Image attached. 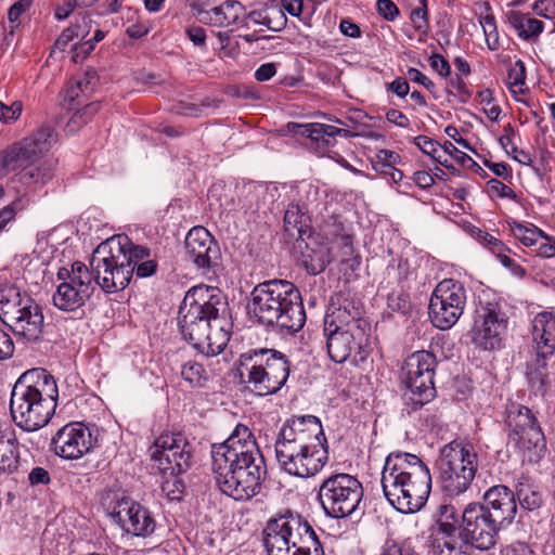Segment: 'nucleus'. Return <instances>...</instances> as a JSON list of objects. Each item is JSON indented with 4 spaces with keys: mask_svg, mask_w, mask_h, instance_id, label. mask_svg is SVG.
I'll return each instance as SVG.
<instances>
[{
    "mask_svg": "<svg viewBox=\"0 0 555 555\" xmlns=\"http://www.w3.org/2000/svg\"><path fill=\"white\" fill-rule=\"evenodd\" d=\"M211 460L216 483L222 493L245 501L260 492L267 467L247 426L238 424L224 442L212 444Z\"/></svg>",
    "mask_w": 555,
    "mask_h": 555,
    "instance_id": "1",
    "label": "nucleus"
},
{
    "mask_svg": "<svg viewBox=\"0 0 555 555\" xmlns=\"http://www.w3.org/2000/svg\"><path fill=\"white\" fill-rule=\"evenodd\" d=\"M227 312L228 301L219 288L192 287L179 308L178 324L183 338L207 357L219 354L229 341L224 330Z\"/></svg>",
    "mask_w": 555,
    "mask_h": 555,
    "instance_id": "2",
    "label": "nucleus"
},
{
    "mask_svg": "<svg viewBox=\"0 0 555 555\" xmlns=\"http://www.w3.org/2000/svg\"><path fill=\"white\" fill-rule=\"evenodd\" d=\"M359 306L349 298H332L324 318V334L330 358L336 363L350 361L354 365L369 356V324Z\"/></svg>",
    "mask_w": 555,
    "mask_h": 555,
    "instance_id": "3",
    "label": "nucleus"
},
{
    "mask_svg": "<svg viewBox=\"0 0 555 555\" xmlns=\"http://www.w3.org/2000/svg\"><path fill=\"white\" fill-rule=\"evenodd\" d=\"M380 482L388 502L405 514L420 511L431 490L429 468L412 453H390L386 457Z\"/></svg>",
    "mask_w": 555,
    "mask_h": 555,
    "instance_id": "4",
    "label": "nucleus"
},
{
    "mask_svg": "<svg viewBox=\"0 0 555 555\" xmlns=\"http://www.w3.org/2000/svg\"><path fill=\"white\" fill-rule=\"evenodd\" d=\"M57 398L56 382L47 370L38 367L23 373L11 391L13 422L25 431L43 428L55 413Z\"/></svg>",
    "mask_w": 555,
    "mask_h": 555,
    "instance_id": "5",
    "label": "nucleus"
},
{
    "mask_svg": "<svg viewBox=\"0 0 555 555\" xmlns=\"http://www.w3.org/2000/svg\"><path fill=\"white\" fill-rule=\"evenodd\" d=\"M248 315L266 326L297 332L306 322L298 288L286 280H269L257 284L249 294Z\"/></svg>",
    "mask_w": 555,
    "mask_h": 555,
    "instance_id": "6",
    "label": "nucleus"
},
{
    "mask_svg": "<svg viewBox=\"0 0 555 555\" xmlns=\"http://www.w3.org/2000/svg\"><path fill=\"white\" fill-rule=\"evenodd\" d=\"M240 374L247 387L258 396L278 392L289 375L285 354L274 349H255L240 358Z\"/></svg>",
    "mask_w": 555,
    "mask_h": 555,
    "instance_id": "7",
    "label": "nucleus"
},
{
    "mask_svg": "<svg viewBox=\"0 0 555 555\" xmlns=\"http://www.w3.org/2000/svg\"><path fill=\"white\" fill-rule=\"evenodd\" d=\"M437 467L443 493L457 496L468 490L476 476L478 454L472 443L453 440L440 450Z\"/></svg>",
    "mask_w": 555,
    "mask_h": 555,
    "instance_id": "8",
    "label": "nucleus"
},
{
    "mask_svg": "<svg viewBox=\"0 0 555 555\" xmlns=\"http://www.w3.org/2000/svg\"><path fill=\"white\" fill-rule=\"evenodd\" d=\"M127 244V235H117L100 244L92 254L90 264L94 271V285L105 293L122 291L131 280V269L122 251Z\"/></svg>",
    "mask_w": 555,
    "mask_h": 555,
    "instance_id": "9",
    "label": "nucleus"
},
{
    "mask_svg": "<svg viewBox=\"0 0 555 555\" xmlns=\"http://www.w3.org/2000/svg\"><path fill=\"white\" fill-rule=\"evenodd\" d=\"M509 319L502 301L479 297L469 331L475 347L492 351L503 347Z\"/></svg>",
    "mask_w": 555,
    "mask_h": 555,
    "instance_id": "10",
    "label": "nucleus"
},
{
    "mask_svg": "<svg viewBox=\"0 0 555 555\" xmlns=\"http://www.w3.org/2000/svg\"><path fill=\"white\" fill-rule=\"evenodd\" d=\"M318 498L327 516L345 518L358 508L363 498V488L356 477L338 473L322 481Z\"/></svg>",
    "mask_w": 555,
    "mask_h": 555,
    "instance_id": "11",
    "label": "nucleus"
},
{
    "mask_svg": "<svg viewBox=\"0 0 555 555\" xmlns=\"http://www.w3.org/2000/svg\"><path fill=\"white\" fill-rule=\"evenodd\" d=\"M437 361L436 357L425 350L410 354L404 363L403 372L408 391L404 398L412 411L422 408L436 396L434 375Z\"/></svg>",
    "mask_w": 555,
    "mask_h": 555,
    "instance_id": "12",
    "label": "nucleus"
},
{
    "mask_svg": "<svg viewBox=\"0 0 555 555\" xmlns=\"http://www.w3.org/2000/svg\"><path fill=\"white\" fill-rule=\"evenodd\" d=\"M506 424L511 441L524 452L529 462H539L546 452V441L532 411L524 405L512 406Z\"/></svg>",
    "mask_w": 555,
    "mask_h": 555,
    "instance_id": "13",
    "label": "nucleus"
},
{
    "mask_svg": "<svg viewBox=\"0 0 555 555\" xmlns=\"http://www.w3.org/2000/svg\"><path fill=\"white\" fill-rule=\"evenodd\" d=\"M327 448L326 438L320 420L313 415H304L287 421L275 440V453L309 452Z\"/></svg>",
    "mask_w": 555,
    "mask_h": 555,
    "instance_id": "14",
    "label": "nucleus"
},
{
    "mask_svg": "<svg viewBox=\"0 0 555 555\" xmlns=\"http://www.w3.org/2000/svg\"><path fill=\"white\" fill-rule=\"evenodd\" d=\"M466 299V289L459 281L446 279L439 282L428 307L434 326L444 331L455 325L464 312Z\"/></svg>",
    "mask_w": 555,
    "mask_h": 555,
    "instance_id": "15",
    "label": "nucleus"
},
{
    "mask_svg": "<svg viewBox=\"0 0 555 555\" xmlns=\"http://www.w3.org/2000/svg\"><path fill=\"white\" fill-rule=\"evenodd\" d=\"M63 274H66V280L53 294V305L59 310L74 312L85 306L92 296L95 289L93 273L85 263L75 261L70 271L63 269L57 275L61 279Z\"/></svg>",
    "mask_w": 555,
    "mask_h": 555,
    "instance_id": "16",
    "label": "nucleus"
},
{
    "mask_svg": "<svg viewBox=\"0 0 555 555\" xmlns=\"http://www.w3.org/2000/svg\"><path fill=\"white\" fill-rule=\"evenodd\" d=\"M55 141L52 128L39 129L29 138L13 144L0 152V176H5L12 170L31 166L42 153L47 152Z\"/></svg>",
    "mask_w": 555,
    "mask_h": 555,
    "instance_id": "17",
    "label": "nucleus"
},
{
    "mask_svg": "<svg viewBox=\"0 0 555 555\" xmlns=\"http://www.w3.org/2000/svg\"><path fill=\"white\" fill-rule=\"evenodd\" d=\"M104 506L108 516L126 533L145 538L155 530L156 522L150 511L124 494H114L108 503H104Z\"/></svg>",
    "mask_w": 555,
    "mask_h": 555,
    "instance_id": "18",
    "label": "nucleus"
},
{
    "mask_svg": "<svg viewBox=\"0 0 555 555\" xmlns=\"http://www.w3.org/2000/svg\"><path fill=\"white\" fill-rule=\"evenodd\" d=\"M501 527L489 516L480 503H470L462 512L460 538L476 550L488 551L496 543Z\"/></svg>",
    "mask_w": 555,
    "mask_h": 555,
    "instance_id": "19",
    "label": "nucleus"
},
{
    "mask_svg": "<svg viewBox=\"0 0 555 555\" xmlns=\"http://www.w3.org/2000/svg\"><path fill=\"white\" fill-rule=\"evenodd\" d=\"M151 457L165 476H178L191 467L192 448L179 433L162 435L154 443Z\"/></svg>",
    "mask_w": 555,
    "mask_h": 555,
    "instance_id": "20",
    "label": "nucleus"
},
{
    "mask_svg": "<svg viewBox=\"0 0 555 555\" xmlns=\"http://www.w3.org/2000/svg\"><path fill=\"white\" fill-rule=\"evenodd\" d=\"M96 443L91 429L80 422H70L59 428L50 440V451L63 460H79L90 453Z\"/></svg>",
    "mask_w": 555,
    "mask_h": 555,
    "instance_id": "21",
    "label": "nucleus"
},
{
    "mask_svg": "<svg viewBox=\"0 0 555 555\" xmlns=\"http://www.w3.org/2000/svg\"><path fill=\"white\" fill-rule=\"evenodd\" d=\"M525 363V378L535 397L545 398L555 389V354L529 352Z\"/></svg>",
    "mask_w": 555,
    "mask_h": 555,
    "instance_id": "22",
    "label": "nucleus"
},
{
    "mask_svg": "<svg viewBox=\"0 0 555 555\" xmlns=\"http://www.w3.org/2000/svg\"><path fill=\"white\" fill-rule=\"evenodd\" d=\"M185 255L197 268L218 266L221 251L218 243L204 227H194L184 241Z\"/></svg>",
    "mask_w": 555,
    "mask_h": 555,
    "instance_id": "23",
    "label": "nucleus"
},
{
    "mask_svg": "<svg viewBox=\"0 0 555 555\" xmlns=\"http://www.w3.org/2000/svg\"><path fill=\"white\" fill-rule=\"evenodd\" d=\"M280 467L287 474L309 478L315 476L328 461L327 448L318 447L309 452H280L275 453Z\"/></svg>",
    "mask_w": 555,
    "mask_h": 555,
    "instance_id": "24",
    "label": "nucleus"
},
{
    "mask_svg": "<svg viewBox=\"0 0 555 555\" xmlns=\"http://www.w3.org/2000/svg\"><path fill=\"white\" fill-rule=\"evenodd\" d=\"M480 505L501 528L511 525L517 514L516 495L504 485L488 489Z\"/></svg>",
    "mask_w": 555,
    "mask_h": 555,
    "instance_id": "25",
    "label": "nucleus"
},
{
    "mask_svg": "<svg viewBox=\"0 0 555 555\" xmlns=\"http://www.w3.org/2000/svg\"><path fill=\"white\" fill-rule=\"evenodd\" d=\"M7 322L12 333L25 343H36L43 334L44 317L41 306L34 299Z\"/></svg>",
    "mask_w": 555,
    "mask_h": 555,
    "instance_id": "26",
    "label": "nucleus"
},
{
    "mask_svg": "<svg viewBox=\"0 0 555 555\" xmlns=\"http://www.w3.org/2000/svg\"><path fill=\"white\" fill-rule=\"evenodd\" d=\"M292 554L309 552V547L320 542L310 524L300 515L287 512L282 515Z\"/></svg>",
    "mask_w": 555,
    "mask_h": 555,
    "instance_id": "27",
    "label": "nucleus"
},
{
    "mask_svg": "<svg viewBox=\"0 0 555 555\" xmlns=\"http://www.w3.org/2000/svg\"><path fill=\"white\" fill-rule=\"evenodd\" d=\"M288 128L295 134H299L309 139V147L324 155L330 147L336 144V137L340 132L337 127L311 122V124H288Z\"/></svg>",
    "mask_w": 555,
    "mask_h": 555,
    "instance_id": "28",
    "label": "nucleus"
},
{
    "mask_svg": "<svg viewBox=\"0 0 555 555\" xmlns=\"http://www.w3.org/2000/svg\"><path fill=\"white\" fill-rule=\"evenodd\" d=\"M529 352L555 354V317L550 312L538 313L531 324Z\"/></svg>",
    "mask_w": 555,
    "mask_h": 555,
    "instance_id": "29",
    "label": "nucleus"
},
{
    "mask_svg": "<svg viewBox=\"0 0 555 555\" xmlns=\"http://www.w3.org/2000/svg\"><path fill=\"white\" fill-rule=\"evenodd\" d=\"M34 299L12 284L0 285V320L5 324Z\"/></svg>",
    "mask_w": 555,
    "mask_h": 555,
    "instance_id": "30",
    "label": "nucleus"
},
{
    "mask_svg": "<svg viewBox=\"0 0 555 555\" xmlns=\"http://www.w3.org/2000/svg\"><path fill=\"white\" fill-rule=\"evenodd\" d=\"M262 540L268 555H293L282 515L267 522Z\"/></svg>",
    "mask_w": 555,
    "mask_h": 555,
    "instance_id": "31",
    "label": "nucleus"
},
{
    "mask_svg": "<svg viewBox=\"0 0 555 555\" xmlns=\"http://www.w3.org/2000/svg\"><path fill=\"white\" fill-rule=\"evenodd\" d=\"M243 15H245V8L240 1L225 0L206 13L202 22L217 27H229L238 24Z\"/></svg>",
    "mask_w": 555,
    "mask_h": 555,
    "instance_id": "32",
    "label": "nucleus"
},
{
    "mask_svg": "<svg viewBox=\"0 0 555 555\" xmlns=\"http://www.w3.org/2000/svg\"><path fill=\"white\" fill-rule=\"evenodd\" d=\"M507 23L517 31L519 38L526 41H534L544 29V23L530 17L520 11H508L505 13Z\"/></svg>",
    "mask_w": 555,
    "mask_h": 555,
    "instance_id": "33",
    "label": "nucleus"
},
{
    "mask_svg": "<svg viewBox=\"0 0 555 555\" xmlns=\"http://www.w3.org/2000/svg\"><path fill=\"white\" fill-rule=\"evenodd\" d=\"M333 260L331 250L324 245H318L315 248L306 244V249L301 251V261L307 272L313 275L320 274Z\"/></svg>",
    "mask_w": 555,
    "mask_h": 555,
    "instance_id": "34",
    "label": "nucleus"
},
{
    "mask_svg": "<svg viewBox=\"0 0 555 555\" xmlns=\"http://www.w3.org/2000/svg\"><path fill=\"white\" fill-rule=\"evenodd\" d=\"M18 441L14 430L10 427L5 438L0 440V472L13 473L18 467Z\"/></svg>",
    "mask_w": 555,
    "mask_h": 555,
    "instance_id": "35",
    "label": "nucleus"
},
{
    "mask_svg": "<svg viewBox=\"0 0 555 555\" xmlns=\"http://www.w3.org/2000/svg\"><path fill=\"white\" fill-rule=\"evenodd\" d=\"M514 493L520 506L528 511L540 508L544 502L543 494L539 487L527 479L518 481Z\"/></svg>",
    "mask_w": 555,
    "mask_h": 555,
    "instance_id": "36",
    "label": "nucleus"
},
{
    "mask_svg": "<svg viewBox=\"0 0 555 555\" xmlns=\"http://www.w3.org/2000/svg\"><path fill=\"white\" fill-rule=\"evenodd\" d=\"M438 555H474L470 543L465 542L464 539L457 534H446L437 538Z\"/></svg>",
    "mask_w": 555,
    "mask_h": 555,
    "instance_id": "37",
    "label": "nucleus"
},
{
    "mask_svg": "<svg viewBox=\"0 0 555 555\" xmlns=\"http://www.w3.org/2000/svg\"><path fill=\"white\" fill-rule=\"evenodd\" d=\"M53 176L52 162H44L39 167L29 166L20 173V181L23 184H44Z\"/></svg>",
    "mask_w": 555,
    "mask_h": 555,
    "instance_id": "38",
    "label": "nucleus"
},
{
    "mask_svg": "<svg viewBox=\"0 0 555 555\" xmlns=\"http://www.w3.org/2000/svg\"><path fill=\"white\" fill-rule=\"evenodd\" d=\"M334 248L336 249L335 257L339 259L341 263H349L351 268L354 263L359 266V257L354 254L353 241L349 234H339L334 241ZM334 258V256H332Z\"/></svg>",
    "mask_w": 555,
    "mask_h": 555,
    "instance_id": "39",
    "label": "nucleus"
},
{
    "mask_svg": "<svg viewBox=\"0 0 555 555\" xmlns=\"http://www.w3.org/2000/svg\"><path fill=\"white\" fill-rule=\"evenodd\" d=\"M459 515L455 506L442 504L438 509V532L441 535L453 534L457 531Z\"/></svg>",
    "mask_w": 555,
    "mask_h": 555,
    "instance_id": "40",
    "label": "nucleus"
},
{
    "mask_svg": "<svg viewBox=\"0 0 555 555\" xmlns=\"http://www.w3.org/2000/svg\"><path fill=\"white\" fill-rule=\"evenodd\" d=\"M181 376L192 387H204L208 380L207 371L195 361H189L182 365Z\"/></svg>",
    "mask_w": 555,
    "mask_h": 555,
    "instance_id": "41",
    "label": "nucleus"
},
{
    "mask_svg": "<svg viewBox=\"0 0 555 555\" xmlns=\"http://www.w3.org/2000/svg\"><path fill=\"white\" fill-rule=\"evenodd\" d=\"M508 89L513 94H524L527 91L525 87L526 67L522 61H516L507 73Z\"/></svg>",
    "mask_w": 555,
    "mask_h": 555,
    "instance_id": "42",
    "label": "nucleus"
},
{
    "mask_svg": "<svg viewBox=\"0 0 555 555\" xmlns=\"http://www.w3.org/2000/svg\"><path fill=\"white\" fill-rule=\"evenodd\" d=\"M125 253L126 262L131 269V276L134 274L140 262H144L151 257V250L144 246L135 245L128 238V244L122 248Z\"/></svg>",
    "mask_w": 555,
    "mask_h": 555,
    "instance_id": "43",
    "label": "nucleus"
},
{
    "mask_svg": "<svg viewBox=\"0 0 555 555\" xmlns=\"http://www.w3.org/2000/svg\"><path fill=\"white\" fill-rule=\"evenodd\" d=\"M87 35V30L82 29L80 24L76 23L67 27L62 31L59 38L55 40L53 48L51 50L50 56L56 54V52H64L66 47L75 39V38H83Z\"/></svg>",
    "mask_w": 555,
    "mask_h": 555,
    "instance_id": "44",
    "label": "nucleus"
},
{
    "mask_svg": "<svg viewBox=\"0 0 555 555\" xmlns=\"http://www.w3.org/2000/svg\"><path fill=\"white\" fill-rule=\"evenodd\" d=\"M511 231L515 238H517L525 246H532L537 243V227H530L519 223L517 221L508 222Z\"/></svg>",
    "mask_w": 555,
    "mask_h": 555,
    "instance_id": "45",
    "label": "nucleus"
},
{
    "mask_svg": "<svg viewBox=\"0 0 555 555\" xmlns=\"http://www.w3.org/2000/svg\"><path fill=\"white\" fill-rule=\"evenodd\" d=\"M100 109L99 102H91L86 104L82 108L78 109L67 122L69 131H74L76 127L87 124L92 116H94Z\"/></svg>",
    "mask_w": 555,
    "mask_h": 555,
    "instance_id": "46",
    "label": "nucleus"
},
{
    "mask_svg": "<svg viewBox=\"0 0 555 555\" xmlns=\"http://www.w3.org/2000/svg\"><path fill=\"white\" fill-rule=\"evenodd\" d=\"M287 17L279 5L267 7L266 27L272 31H281L286 27Z\"/></svg>",
    "mask_w": 555,
    "mask_h": 555,
    "instance_id": "47",
    "label": "nucleus"
},
{
    "mask_svg": "<svg viewBox=\"0 0 555 555\" xmlns=\"http://www.w3.org/2000/svg\"><path fill=\"white\" fill-rule=\"evenodd\" d=\"M480 24L486 36L488 48L490 50H496L499 48V34L494 16L492 14L486 15L480 21Z\"/></svg>",
    "mask_w": 555,
    "mask_h": 555,
    "instance_id": "48",
    "label": "nucleus"
},
{
    "mask_svg": "<svg viewBox=\"0 0 555 555\" xmlns=\"http://www.w3.org/2000/svg\"><path fill=\"white\" fill-rule=\"evenodd\" d=\"M105 37V34L102 30H96L93 39L86 41L80 44H74L73 47V61L77 63L79 60H83L87 55L94 49L96 42H100Z\"/></svg>",
    "mask_w": 555,
    "mask_h": 555,
    "instance_id": "49",
    "label": "nucleus"
},
{
    "mask_svg": "<svg viewBox=\"0 0 555 555\" xmlns=\"http://www.w3.org/2000/svg\"><path fill=\"white\" fill-rule=\"evenodd\" d=\"M25 208L22 198L13 201L0 210V232L7 229V225L15 219L17 211Z\"/></svg>",
    "mask_w": 555,
    "mask_h": 555,
    "instance_id": "50",
    "label": "nucleus"
},
{
    "mask_svg": "<svg viewBox=\"0 0 555 555\" xmlns=\"http://www.w3.org/2000/svg\"><path fill=\"white\" fill-rule=\"evenodd\" d=\"M23 111V104L21 101H14L11 104H7L0 101V120L5 124H12L16 121Z\"/></svg>",
    "mask_w": 555,
    "mask_h": 555,
    "instance_id": "51",
    "label": "nucleus"
},
{
    "mask_svg": "<svg viewBox=\"0 0 555 555\" xmlns=\"http://www.w3.org/2000/svg\"><path fill=\"white\" fill-rule=\"evenodd\" d=\"M380 555H418V553L406 542L387 541Z\"/></svg>",
    "mask_w": 555,
    "mask_h": 555,
    "instance_id": "52",
    "label": "nucleus"
},
{
    "mask_svg": "<svg viewBox=\"0 0 555 555\" xmlns=\"http://www.w3.org/2000/svg\"><path fill=\"white\" fill-rule=\"evenodd\" d=\"M442 149H443L444 154H449L451 157H453L460 164L466 165L470 168L479 167L478 164L469 155L460 151L450 141H446Z\"/></svg>",
    "mask_w": 555,
    "mask_h": 555,
    "instance_id": "53",
    "label": "nucleus"
},
{
    "mask_svg": "<svg viewBox=\"0 0 555 555\" xmlns=\"http://www.w3.org/2000/svg\"><path fill=\"white\" fill-rule=\"evenodd\" d=\"M414 143L424 154L431 157H436L440 150V144L427 135L415 137Z\"/></svg>",
    "mask_w": 555,
    "mask_h": 555,
    "instance_id": "54",
    "label": "nucleus"
},
{
    "mask_svg": "<svg viewBox=\"0 0 555 555\" xmlns=\"http://www.w3.org/2000/svg\"><path fill=\"white\" fill-rule=\"evenodd\" d=\"M302 217L304 214L300 206L298 204L291 203L284 215V224L286 230H288V227L297 228V225L301 223Z\"/></svg>",
    "mask_w": 555,
    "mask_h": 555,
    "instance_id": "55",
    "label": "nucleus"
},
{
    "mask_svg": "<svg viewBox=\"0 0 555 555\" xmlns=\"http://www.w3.org/2000/svg\"><path fill=\"white\" fill-rule=\"evenodd\" d=\"M98 77L94 70H87L81 78L76 81L77 88H80V91L83 96H88L91 93L96 85Z\"/></svg>",
    "mask_w": 555,
    "mask_h": 555,
    "instance_id": "56",
    "label": "nucleus"
},
{
    "mask_svg": "<svg viewBox=\"0 0 555 555\" xmlns=\"http://www.w3.org/2000/svg\"><path fill=\"white\" fill-rule=\"evenodd\" d=\"M376 9L387 21H393L399 15V9L391 0H377Z\"/></svg>",
    "mask_w": 555,
    "mask_h": 555,
    "instance_id": "57",
    "label": "nucleus"
},
{
    "mask_svg": "<svg viewBox=\"0 0 555 555\" xmlns=\"http://www.w3.org/2000/svg\"><path fill=\"white\" fill-rule=\"evenodd\" d=\"M489 188L492 193H495L500 197H508L511 199H517L516 193L506 184L496 179H491L489 182Z\"/></svg>",
    "mask_w": 555,
    "mask_h": 555,
    "instance_id": "58",
    "label": "nucleus"
},
{
    "mask_svg": "<svg viewBox=\"0 0 555 555\" xmlns=\"http://www.w3.org/2000/svg\"><path fill=\"white\" fill-rule=\"evenodd\" d=\"M14 349L11 336L0 328V360L10 359L14 353Z\"/></svg>",
    "mask_w": 555,
    "mask_h": 555,
    "instance_id": "59",
    "label": "nucleus"
},
{
    "mask_svg": "<svg viewBox=\"0 0 555 555\" xmlns=\"http://www.w3.org/2000/svg\"><path fill=\"white\" fill-rule=\"evenodd\" d=\"M388 306L393 311H399L401 313H406L410 310V301L408 299V296L400 294V295H390L388 297Z\"/></svg>",
    "mask_w": 555,
    "mask_h": 555,
    "instance_id": "60",
    "label": "nucleus"
},
{
    "mask_svg": "<svg viewBox=\"0 0 555 555\" xmlns=\"http://www.w3.org/2000/svg\"><path fill=\"white\" fill-rule=\"evenodd\" d=\"M28 481L31 486L48 485L50 482V474L43 467H34L28 475Z\"/></svg>",
    "mask_w": 555,
    "mask_h": 555,
    "instance_id": "61",
    "label": "nucleus"
},
{
    "mask_svg": "<svg viewBox=\"0 0 555 555\" xmlns=\"http://www.w3.org/2000/svg\"><path fill=\"white\" fill-rule=\"evenodd\" d=\"M411 22L417 30H422L427 27V10L425 7H417L411 11Z\"/></svg>",
    "mask_w": 555,
    "mask_h": 555,
    "instance_id": "62",
    "label": "nucleus"
},
{
    "mask_svg": "<svg viewBox=\"0 0 555 555\" xmlns=\"http://www.w3.org/2000/svg\"><path fill=\"white\" fill-rule=\"evenodd\" d=\"M33 0H18L11 5L8 12V18L11 23L18 21L20 16L31 7Z\"/></svg>",
    "mask_w": 555,
    "mask_h": 555,
    "instance_id": "63",
    "label": "nucleus"
},
{
    "mask_svg": "<svg viewBox=\"0 0 555 555\" xmlns=\"http://www.w3.org/2000/svg\"><path fill=\"white\" fill-rule=\"evenodd\" d=\"M430 66L441 77H448L451 72L449 62L440 54H433L430 57Z\"/></svg>",
    "mask_w": 555,
    "mask_h": 555,
    "instance_id": "64",
    "label": "nucleus"
}]
</instances>
